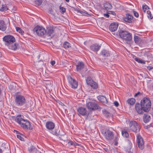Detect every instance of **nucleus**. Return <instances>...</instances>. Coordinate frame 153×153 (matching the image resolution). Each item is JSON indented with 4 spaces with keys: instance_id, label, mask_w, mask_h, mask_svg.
<instances>
[{
    "instance_id": "1",
    "label": "nucleus",
    "mask_w": 153,
    "mask_h": 153,
    "mask_svg": "<svg viewBox=\"0 0 153 153\" xmlns=\"http://www.w3.org/2000/svg\"><path fill=\"white\" fill-rule=\"evenodd\" d=\"M3 40L5 45L10 49L15 51L19 47V45L15 43L16 39L15 37L11 35H8L4 37Z\"/></svg>"
},
{
    "instance_id": "2",
    "label": "nucleus",
    "mask_w": 153,
    "mask_h": 153,
    "mask_svg": "<svg viewBox=\"0 0 153 153\" xmlns=\"http://www.w3.org/2000/svg\"><path fill=\"white\" fill-rule=\"evenodd\" d=\"M23 116L18 115L15 118V121L19 124L22 127L26 129H30L31 125L30 122L23 119Z\"/></svg>"
},
{
    "instance_id": "3",
    "label": "nucleus",
    "mask_w": 153,
    "mask_h": 153,
    "mask_svg": "<svg viewBox=\"0 0 153 153\" xmlns=\"http://www.w3.org/2000/svg\"><path fill=\"white\" fill-rule=\"evenodd\" d=\"M15 105L18 107L24 106L26 104V99L25 97L21 94H17L15 97Z\"/></svg>"
},
{
    "instance_id": "4",
    "label": "nucleus",
    "mask_w": 153,
    "mask_h": 153,
    "mask_svg": "<svg viewBox=\"0 0 153 153\" xmlns=\"http://www.w3.org/2000/svg\"><path fill=\"white\" fill-rule=\"evenodd\" d=\"M140 104L146 111H148L151 108V103L149 99L144 98L141 101Z\"/></svg>"
},
{
    "instance_id": "5",
    "label": "nucleus",
    "mask_w": 153,
    "mask_h": 153,
    "mask_svg": "<svg viewBox=\"0 0 153 153\" xmlns=\"http://www.w3.org/2000/svg\"><path fill=\"white\" fill-rule=\"evenodd\" d=\"M119 35L121 38L127 41H130L132 39L131 34L127 31L120 30Z\"/></svg>"
},
{
    "instance_id": "6",
    "label": "nucleus",
    "mask_w": 153,
    "mask_h": 153,
    "mask_svg": "<svg viewBox=\"0 0 153 153\" xmlns=\"http://www.w3.org/2000/svg\"><path fill=\"white\" fill-rule=\"evenodd\" d=\"M130 129L132 131L137 133L139 131L140 128L139 124L135 121H131L129 123Z\"/></svg>"
},
{
    "instance_id": "7",
    "label": "nucleus",
    "mask_w": 153,
    "mask_h": 153,
    "mask_svg": "<svg viewBox=\"0 0 153 153\" xmlns=\"http://www.w3.org/2000/svg\"><path fill=\"white\" fill-rule=\"evenodd\" d=\"M55 126V125L54 123L51 121H49L46 123V127L48 131L53 135H57L58 134L56 131H53Z\"/></svg>"
},
{
    "instance_id": "8",
    "label": "nucleus",
    "mask_w": 153,
    "mask_h": 153,
    "mask_svg": "<svg viewBox=\"0 0 153 153\" xmlns=\"http://www.w3.org/2000/svg\"><path fill=\"white\" fill-rule=\"evenodd\" d=\"M33 31L39 36H43L46 33V31L44 27L38 26L34 28Z\"/></svg>"
},
{
    "instance_id": "9",
    "label": "nucleus",
    "mask_w": 153,
    "mask_h": 153,
    "mask_svg": "<svg viewBox=\"0 0 153 153\" xmlns=\"http://www.w3.org/2000/svg\"><path fill=\"white\" fill-rule=\"evenodd\" d=\"M102 133L105 138L108 140H111L114 138L113 132L108 129H105Z\"/></svg>"
},
{
    "instance_id": "10",
    "label": "nucleus",
    "mask_w": 153,
    "mask_h": 153,
    "mask_svg": "<svg viewBox=\"0 0 153 153\" xmlns=\"http://www.w3.org/2000/svg\"><path fill=\"white\" fill-rule=\"evenodd\" d=\"M86 106L90 110H94L100 108V107L95 102H89L87 103Z\"/></svg>"
},
{
    "instance_id": "11",
    "label": "nucleus",
    "mask_w": 153,
    "mask_h": 153,
    "mask_svg": "<svg viewBox=\"0 0 153 153\" xmlns=\"http://www.w3.org/2000/svg\"><path fill=\"white\" fill-rule=\"evenodd\" d=\"M137 140L139 148L141 150L144 149V142L142 137L139 134L137 136Z\"/></svg>"
},
{
    "instance_id": "12",
    "label": "nucleus",
    "mask_w": 153,
    "mask_h": 153,
    "mask_svg": "<svg viewBox=\"0 0 153 153\" xmlns=\"http://www.w3.org/2000/svg\"><path fill=\"white\" fill-rule=\"evenodd\" d=\"M68 82L71 87L74 88H76L78 85V82L71 76H69L68 77Z\"/></svg>"
},
{
    "instance_id": "13",
    "label": "nucleus",
    "mask_w": 153,
    "mask_h": 153,
    "mask_svg": "<svg viewBox=\"0 0 153 153\" xmlns=\"http://www.w3.org/2000/svg\"><path fill=\"white\" fill-rule=\"evenodd\" d=\"M78 114L79 115L84 116L88 114V112L86 109L84 107H80L77 109Z\"/></svg>"
},
{
    "instance_id": "14",
    "label": "nucleus",
    "mask_w": 153,
    "mask_h": 153,
    "mask_svg": "<svg viewBox=\"0 0 153 153\" xmlns=\"http://www.w3.org/2000/svg\"><path fill=\"white\" fill-rule=\"evenodd\" d=\"M86 82L87 84L89 85L93 89H96L98 87L97 83L94 81L90 78H87Z\"/></svg>"
},
{
    "instance_id": "15",
    "label": "nucleus",
    "mask_w": 153,
    "mask_h": 153,
    "mask_svg": "<svg viewBox=\"0 0 153 153\" xmlns=\"http://www.w3.org/2000/svg\"><path fill=\"white\" fill-rule=\"evenodd\" d=\"M143 108V106L141 105L139 103H136L135 105V108L137 113L140 114H143L144 112H146Z\"/></svg>"
},
{
    "instance_id": "16",
    "label": "nucleus",
    "mask_w": 153,
    "mask_h": 153,
    "mask_svg": "<svg viewBox=\"0 0 153 153\" xmlns=\"http://www.w3.org/2000/svg\"><path fill=\"white\" fill-rule=\"evenodd\" d=\"M133 17L132 15L128 14H126L125 16L123 17V20L126 22L129 23H131L132 22Z\"/></svg>"
},
{
    "instance_id": "17",
    "label": "nucleus",
    "mask_w": 153,
    "mask_h": 153,
    "mask_svg": "<svg viewBox=\"0 0 153 153\" xmlns=\"http://www.w3.org/2000/svg\"><path fill=\"white\" fill-rule=\"evenodd\" d=\"M143 10L144 12H146V10H147V17L149 19H152L153 18V16H152L150 11L148 10L149 7L146 5H143L142 6Z\"/></svg>"
},
{
    "instance_id": "18",
    "label": "nucleus",
    "mask_w": 153,
    "mask_h": 153,
    "mask_svg": "<svg viewBox=\"0 0 153 153\" xmlns=\"http://www.w3.org/2000/svg\"><path fill=\"white\" fill-rule=\"evenodd\" d=\"M101 46L97 44L92 45L90 46V50L94 52H97L100 49Z\"/></svg>"
},
{
    "instance_id": "19",
    "label": "nucleus",
    "mask_w": 153,
    "mask_h": 153,
    "mask_svg": "<svg viewBox=\"0 0 153 153\" xmlns=\"http://www.w3.org/2000/svg\"><path fill=\"white\" fill-rule=\"evenodd\" d=\"M118 27V24L116 23H113L109 26V29L112 32L116 31Z\"/></svg>"
},
{
    "instance_id": "20",
    "label": "nucleus",
    "mask_w": 153,
    "mask_h": 153,
    "mask_svg": "<svg viewBox=\"0 0 153 153\" xmlns=\"http://www.w3.org/2000/svg\"><path fill=\"white\" fill-rule=\"evenodd\" d=\"M84 64L82 62H79L76 65V69L77 71H80L82 70L84 67Z\"/></svg>"
},
{
    "instance_id": "21",
    "label": "nucleus",
    "mask_w": 153,
    "mask_h": 153,
    "mask_svg": "<svg viewBox=\"0 0 153 153\" xmlns=\"http://www.w3.org/2000/svg\"><path fill=\"white\" fill-rule=\"evenodd\" d=\"M47 35L49 36H53L54 33V29L53 28H50L48 30V31L46 32Z\"/></svg>"
},
{
    "instance_id": "22",
    "label": "nucleus",
    "mask_w": 153,
    "mask_h": 153,
    "mask_svg": "<svg viewBox=\"0 0 153 153\" xmlns=\"http://www.w3.org/2000/svg\"><path fill=\"white\" fill-rule=\"evenodd\" d=\"M7 28L6 25L4 21L0 20V30L5 31Z\"/></svg>"
},
{
    "instance_id": "23",
    "label": "nucleus",
    "mask_w": 153,
    "mask_h": 153,
    "mask_svg": "<svg viewBox=\"0 0 153 153\" xmlns=\"http://www.w3.org/2000/svg\"><path fill=\"white\" fill-rule=\"evenodd\" d=\"M144 121L145 123L148 122L151 119L150 116L147 114H144L143 117Z\"/></svg>"
},
{
    "instance_id": "24",
    "label": "nucleus",
    "mask_w": 153,
    "mask_h": 153,
    "mask_svg": "<svg viewBox=\"0 0 153 153\" xmlns=\"http://www.w3.org/2000/svg\"><path fill=\"white\" fill-rule=\"evenodd\" d=\"M97 99L99 100L102 102H107V100L106 98L103 96L99 95L97 97Z\"/></svg>"
},
{
    "instance_id": "25",
    "label": "nucleus",
    "mask_w": 153,
    "mask_h": 153,
    "mask_svg": "<svg viewBox=\"0 0 153 153\" xmlns=\"http://www.w3.org/2000/svg\"><path fill=\"white\" fill-rule=\"evenodd\" d=\"M104 6L106 9H111L112 8L111 4L108 2H106L104 4Z\"/></svg>"
},
{
    "instance_id": "26",
    "label": "nucleus",
    "mask_w": 153,
    "mask_h": 153,
    "mask_svg": "<svg viewBox=\"0 0 153 153\" xmlns=\"http://www.w3.org/2000/svg\"><path fill=\"white\" fill-rule=\"evenodd\" d=\"M101 54L104 56L108 57L110 56L108 51L106 50H103L101 51Z\"/></svg>"
},
{
    "instance_id": "27",
    "label": "nucleus",
    "mask_w": 153,
    "mask_h": 153,
    "mask_svg": "<svg viewBox=\"0 0 153 153\" xmlns=\"http://www.w3.org/2000/svg\"><path fill=\"white\" fill-rule=\"evenodd\" d=\"M128 103L130 105H133L135 102V100L134 99L131 98L128 99L127 101Z\"/></svg>"
},
{
    "instance_id": "28",
    "label": "nucleus",
    "mask_w": 153,
    "mask_h": 153,
    "mask_svg": "<svg viewBox=\"0 0 153 153\" xmlns=\"http://www.w3.org/2000/svg\"><path fill=\"white\" fill-rule=\"evenodd\" d=\"M16 30L17 32H19L23 36L25 37V36H24V32L23 30H22L20 27H16Z\"/></svg>"
},
{
    "instance_id": "29",
    "label": "nucleus",
    "mask_w": 153,
    "mask_h": 153,
    "mask_svg": "<svg viewBox=\"0 0 153 153\" xmlns=\"http://www.w3.org/2000/svg\"><path fill=\"white\" fill-rule=\"evenodd\" d=\"M8 9L7 7V6L5 4H3L1 8H0V11H6Z\"/></svg>"
},
{
    "instance_id": "30",
    "label": "nucleus",
    "mask_w": 153,
    "mask_h": 153,
    "mask_svg": "<svg viewBox=\"0 0 153 153\" xmlns=\"http://www.w3.org/2000/svg\"><path fill=\"white\" fill-rule=\"evenodd\" d=\"M64 47L65 48L67 49L71 47V45L68 42H65L63 44Z\"/></svg>"
},
{
    "instance_id": "31",
    "label": "nucleus",
    "mask_w": 153,
    "mask_h": 153,
    "mask_svg": "<svg viewBox=\"0 0 153 153\" xmlns=\"http://www.w3.org/2000/svg\"><path fill=\"white\" fill-rule=\"evenodd\" d=\"M134 60L139 63H140L143 64H145V62L140 59L135 58H134Z\"/></svg>"
},
{
    "instance_id": "32",
    "label": "nucleus",
    "mask_w": 153,
    "mask_h": 153,
    "mask_svg": "<svg viewBox=\"0 0 153 153\" xmlns=\"http://www.w3.org/2000/svg\"><path fill=\"white\" fill-rule=\"evenodd\" d=\"M29 151L30 152L32 153H35L36 152L37 149L34 147H32L29 149Z\"/></svg>"
},
{
    "instance_id": "33",
    "label": "nucleus",
    "mask_w": 153,
    "mask_h": 153,
    "mask_svg": "<svg viewBox=\"0 0 153 153\" xmlns=\"http://www.w3.org/2000/svg\"><path fill=\"white\" fill-rule=\"evenodd\" d=\"M77 12L78 13H80L81 14L84 15V16H87V15H88V13L85 11H81L80 10H77Z\"/></svg>"
},
{
    "instance_id": "34",
    "label": "nucleus",
    "mask_w": 153,
    "mask_h": 153,
    "mask_svg": "<svg viewBox=\"0 0 153 153\" xmlns=\"http://www.w3.org/2000/svg\"><path fill=\"white\" fill-rule=\"evenodd\" d=\"M134 40L136 43H138L140 41V38L138 36H135L134 37Z\"/></svg>"
},
{
    "instance_id": "35",
    "label": "nucleus",
    "mask_w": 153,
    "mask_h": 153,
    "mask_svg": "<svg viewBox=\"0 0 153 153\" xmlns=\"http://www.w3.org/2000/svg\"><path fill=\"white\" fill-rule=\"evenodd\" d=\"M42 0H36L35 1V4L38 6H39L42 4Z\"/></svg>"
},
{
    "instance_id": "36",
    "label": "nucleus",
    "mask_w": 153,
    "mask_h": 153,
    "mask_svg": "<svg viewBox=\"0 0 153 153\" xmlns=\"http://www.w3.org/2000/svg\"><path fill=\"white\" fill-rule=\"evenodd\" d=\"M122 135L126 137H127L128 136V133L126 131H122Z\"/></svg>"
},
{
    "instance_id": "37",
    "label": "nucleus",
    "mask_w": 153,
    "mask_h": 153,
    "mask_svg": "<svg viewBox=\"0 0 153 153\" xmlns=\"http://www.w3.org/2000/svg\"><path fill=\"white\" fill-rule=\"evenodd\" d=\"M60 9L61 11L63 13H65L66 11V9L63 7L60 6Z\"/></svg>"
},
{
    "instance_id": "38",
    "label": "nucleus",
    "mask_w": 153,
    "mask_h": 153,
    "mask_svg": "<svg viewBox=\"0 0 153 153\" xmlns=\"http://www.w3.org/2000/svg\"><path fill=\"white\" fill-rule=\"evenodd\" d=\"M17 137L18 138L22 141H23L24 140V138L21 136V135L20 134L17 135Z\"/></svg>"
},
{
    "instance_id": "39",
    "label": "nucleus",
    "mask_w": 153,
    "mask_h": 153,
    "mask_svg": "<svg viewBox=\"0 0 153 153\" xmlns=\"http://www.w3.org/2000/svg\"><path fill=\"white\" fill-rule=\"evenodd\" d=\"M107 13L109 14H112L113 15L115 16L116 15L115 13L114 12V11H107Z\"/></svg>"
},
{
    "instance_id": "40",
    "label": "nucleus",
    "mask_w": 153,
    "mask_h": 153,
    "mask_svg": "<svg viewBox=\"0 0 153 153\" xmlns=\"http://www.w3.org/2000/svg\"><path fill=\"white\" fill-rule=\"evenodd\" d=\"M133 13L135 17L137 18L139 16V14L136 11L133 10Z\"/></svg>"
},
{
    "instance_id": "41",
    "label": "nucleus",
    "mask_w": 153,
    "mask_h": 153,
    "mask_svg": "<svg viewBox=\"0 0 153 153\" xmlns=\"http://www.w3.org/2000/svg\"><path fill=\"white\" fill-rule=\"evenodd\" d=\"M68 145H69V146H71L72 145H74V146L75 145V144L72 141L69 142L68 143Z\"/></svg>"
},
{
    "instance_id": "42",
    "label": "nucleus",
    "mask_w": 153,
    "mask_h": 153,
    "mask_svg": "<svg viewBox=\"0 0 153 153\" xmlns=\"http://www.w3.org/2000/svg\"><path fill=\"white\" fill-rule=\"evenodd\" d=\"M114 104L116 107H118L119 105L118 102L117 101H115Z\"/></svg>"
},
{
    "instance_id": "43",
    "label": "nucleus",
    "mask_w": 153,
    "mask_h": 153,
    "mask_svg": "<svg viewBox=\"0 0 153 153\" xmlns=\"http://www.w3.org/2000/svg\"><path fill=\"white\" fill-rule=\"evenodd\" d=\"M53 10L52 8H49L48 10V13L50 14H53Z\"/></svg>"
},
{
    "instance_id": "44",
    "label": "nucleus",
    "mask_w": 153,
    "mask_h": 153,
    "mask_svg": "<svg viewBox=\"0 0 153 153\" xmlns=\"http://www.w3.org/2000/svg\"><path fill=\"white\" fill-rule=\"evenodd\" d=\"M139 95H141V93L140 92H138L137 93L135 94L134 96V97H135Z\"/></svg>"
},
{
    "instance_id": "45",
    "label": "nucleus",
    "mask_w": 153,
    "mask_h": 153,
    "mask_svg": "<svg viewBox=\"0 0 153 153\" xmlns=\"http://www.w3.org/2000/svg\"><path fill=\"white\" fill-rule=\"evenodd\" d=\"M153 67H151L150 66H148L147 67V69L149 70V71H150L151 70V69H153Z\"/></svg>"
},
{
    "instance_id": "46",
    "label": "nucleus",
    "mask_w": 153,
    "mask_h": 153,
    "mask_svg": "<svg viewBox=\"0 0 153 153\" xmlns=\"http://www.w3.org/2000/svg\"><path fill=\"white\" fill-rule=\"evenodd\" d=\"M108 14H108L107 13V14H104V16L106 17L107 18H108L109 17V15Z\"/></svg>"
},
{
    "instance_id": "47",
    "label": "nucleus",
    "mask_w": 153,
    "mask_h": 153,
    "mask_svg": "<svg viewBox=\"0 0 153 153\" xmlns=\"http://www.w3.org/2000/svg\"><path fill=\"white\" fill-rule=\"evenodd\" d=\"M51 63L52 65H53L55 64V62L54 61H53L51 62Z\"/></svg>"
},
{
    "instance_id": "48",
    "label": "nucleus",
    "mask_w": 153,
    "mask_h": 153,
    "mask_svg": "<svg viewBox=\"0 0 153 153\" xmlns=\"http://www.w3.org/2000/svg\"><path fill=\"white\" fill-rule=\"evenodd\" d=\"M150 126H151L150 125H148L147 126H146L145 127L146 128H149L150 127Z\"/></svg>"
},
{
    "instance_id": "49",
    "label": "nucleus",
    "mask_w": 153,
    "mask_h": 153,
    "mask_svg": "<svg viewBox=\"0 0 153 153\" xmlns=\"http://www.w3.org/2000/svg\"><path fill=\"white\" fill-rule=\"evenodd\" d=\"M118 144V142L117 141H115L114 143V145H117Z\"/></svg>"
},
{
    "instance_id": "50",
    "label": "nucleus",
    "mask_w": 153,
    "mask_h": 153,
    "mask_svg": "<svg viewBox=\"0 0 153 153\" xmlns=\"http://www.w3.org/2000/svg\"><path fill=\"white\" fill-rule=\"evenodd\" d=\"M118 140V139L117 138V137H115V140H116V141H117Z\"/></svg>"
},
{
    "instance_id": "51",
    "label": "nucleus",
    "mask_w": 153,
    "mask_h": 153,
    "mask_svg": "<svg viewBox=\"0 0 153 153\" xmlns=\"http://www.w3.org/2000/svg\"><path fill=\"white\" fill-rule=\"evenodd\" d=\"M1 89L0 88V95L1 94Z\"/></svg>"
},
{
    "instance_id": "52",
    "label": "nucleus",
    "mask_w": 153,
    "mask_h": 153,
    "mask_svg": "<svg viewBox=\"0 0 153 153\" xmlns=\"http://www.w3.org/2000/svg\"><path fill=\"white\" fill-rule=\"evenodd\" d=\"M65 0L67 2H68L69 1V0Z\"/></svg>"
},
{
    "instance_id": "53",
    "label": "nucleus",
    "mask_w": 153,
    "mask_h": 153,
    "mask_svg": "<svg viewBox=\"0 0 153 153\" xmlns=\"http://www.w3.org/2000/svg\"><path fill=\"white\" fill-rule=\"evenodd\" d=\"M1 52H0V57H1Z\"/></svg>"
},
{
    "instance_id": "54",
    "label": "nucleus",
    "mask_w": 153,
    "mask_h": 153,
    "mask_svg": "<svg viewBox=\"0 0 153 153\" xmlns=\"http://www.w3.org/2000/svg\"><path fill=\"white\" fill-rule=\"evenodd\" d=\"M2 152V150L0 149V153H1Z\"/></svg>"
},
{
    "instance_id": "55",
    "label": "nucleus",
    "mask_w": 153,
    "mask_h": 153,
    "mask_svg": "<svg viewBox=\"0 0 153 153\" xmlns=\"http://www.w3.org/2000/svg\"><path fill=\"white\" fill-rule=\"evenodd\" d=\"M152 88H153V85H152Z\"/></svg>"
},
{
    "instance_id": "56",
    "label": "nucleus",
    "mask_w": 153,
    "mask_h": 153,
    "mask_svg": "<svg viewBox=\"0 0 153 153\" xmlns=\"http://www.w3.org/2000/svg\"><path fill=\"white\" fill-rule=\"evenodd\" d=\"M152 72H153V71H152Z\"/></svg>"
}]
</instances>
